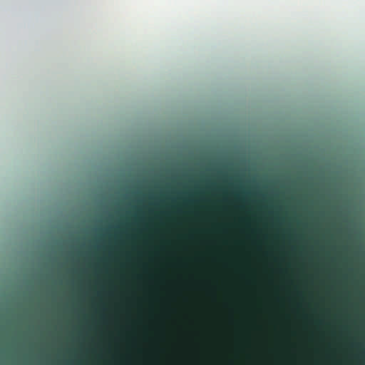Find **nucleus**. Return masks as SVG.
<instances>
[{
	"instance_id": "5",
	"label": "nucleus",
	"mask_w": 365,
	"mask_h": 365,
	"mask_svg": "<svg viewBox=\"0 0 365 365\" xmlns=\"http://www.w3.org/2000/svg\"><path fill=\"white\" fill-rule=\"evenodd\" d=\"M23 297H26V295H24Z\"/></svg>"
},
{
	"instance_id": "2",
	"label": "nucleus",
	"mask_w": 365,
	"mask_h": 365,
	"mask_svg": "<svg viewBox=\"0 0 365 365\" xmlns=\"http://www.w3.org/2000/svg\"><path fill=\"white\" fill-rule=\"evenodd\" d=\"M352 298H225V300L351 299ZM365 299V298H362Z\"/></svg>"
},
{
	"instance_id": "3",
	"label": "nucleus",
	"mask_w": 365,
	"mask_h": 365,
	"mask_svg": "<svg viewBox=\"0 0 365 365\" xmlns=\"http://www.w3.org/2000/svg\"><path fill=\"white\" fill-rule=\"evenodd\" d=\"M357 346L359 349V354L357 357L361 362V365H365V341L358 344Z\"/></svg>"
},
{
	"instance_id": "4",
	"label": "nucleus",
	"mask_w": 365,
	"mask_h": 365,
	"mask_svg": "<svg viewBox=\"0 0 365 365\" xmlns=\"http://www.w3.org/2000/svg\"><path fill=\"white\" fill-rule=\"evenodd\" d=\"M75 274L77 275L78 278H83L86 275V272L84 271H81L79 272H75Z\"/></svg>"
},
{
	"instance_id": "1",
	"label": "nucleus",
	"mask_w": 365,
	"mask_h": 365,
	"mask_svg": "<svg viewBox=\"0 0 365 365\" xmlns=\"http://www.w3.org/2000/svg\"><path fill=\"white\" fill-rule=\"evenodd\" d=\"M93 276L96 279V281H107L112 278L120 280H123L125 279L123 274H118L116 271L113 274H111L107 269H96L93 272Z\"/></svg>"
}]
</instances>
